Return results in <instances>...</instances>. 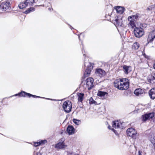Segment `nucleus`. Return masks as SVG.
<instances>
[{
	"instance_id": "obj_14",
	"label": "nucleus",
	"mask_w": 155,
	"mask_h": 155,
	"mask_svg": "<svg viewBox=\"0 0 155 155\" xmlns=\"http://www.w3.org/2000/svg\"><path fill=\"white\" fill-rule=\"evenodd\" d=\"M95 73L100 77H102L106 74V72L101 68L96 69Z\"/></svg>"
},
{
	"instance_id": "obj_45",
	"label": "nucleus",
	"mask_w": 155,
	"mask_h": 155,
	"mask_svg": "<svg viewBox=\"0 0 155 155\" xmlns=\"http://www.w3.org/2000/svg\"><path fill=\"white\" fill-rule=\"evenodd\" d=\"M79 155L78 154H77V155Z\"/></svg>"
},
{
	"instance_id": "obj_35",
	"label": "nucleus",
	"mask_w": 155,
	"mask_h": 155,
	"mask_svg": "<svg viewBox=\"0 0 155 155\" xmlns=\"http://www.w3.org/2000/svg\"><path fill=\"white\" fill-rule=\"evenodd\" d=\"M115 132H114V133L117 135H119V134L116 130H115V131H114Z\"/></svg>"
},
{
	"instance_id": "obj_41",
	"label": "nucleus",
	"mask_w": 155,
	"mask_h": 155,
	"mask_svg": "<svg viewBox=\"0 0 155 155\" xmlns=\"http://www.w3.org/2000/svg\"><path fill=\"white\" fill-rule=\"evenodd\" d=\"M138 154L139 155H142L140 151H138Z\"/></svg>"
},
{
	"instance_id": "obj_4",
	"label": "nucleus",
	"mask_w": 155,
	"mask_h": 155,
	"mask_svg": "<svg viewBox=\"0 0 155 155\" xmlns=\"http://www.w3.org/2000/svg\"><path fill=\"white\" fill-rule=\"evenodd\" d=\"M134 33L135 37L140 38L144 34V29L140 27H136L134 28Z\"/></svg>"
},
{
	"instance_id": "obj_5",
	"label": "nucleus",
	"mask_w": 155,
	"mask_h": 155,
	"mask_svg": "<svg viewBox=\"0 0 155 155\" xmlns=\"http://www.w3.org/2000/svg\"><path fill=\"white\" fill-rule=\"evenodd\" d=\"M62 107L64 111L67 113H69L72 108V104L70 101H64Z\"/></svg>"
},
{
	"instance_id": "obj_21",
	"label": "nucleus",
	"mask_w": 155,
	"mask_h": 155,
	"mask_svg": "<svg viewBox=\"0 0 155 155\" xmlns=\"http://www.w3.org/2000/svg\"><path fill=\"white\" fill-rule=\"evenodd\" d=\"M144 92V90L141 88H137L135 90L134 93L136 95L139 96L140 95L142 94Z\"/></svg>"
},
{
	"instance_id": "obj_18",
	"label": "nucleus",
	"mask_w": 155,
	"mask_h": 155,
	"mask_svg": "<svg viewBox=\"0 0 155 155\" xmlns=\"http://www.w3.org/2000/svg\"><path fill=\"white\" fill-rule=\"evenodd\" d=\"M149 94L151 99H155V88L151 89L149 91Z\"/></svg>"
},
{
	"instance_id": "obj_29",
	"label": "nucleus",
	"mask_w": 155,
	"mask_h": 155,
	"mask_svg": "<svg viewBox=\"0 0 155 155\" xmlns=\"http://www.w3.org/2000/svg\"><path fill=\"white\" fill-rule=\"evenodd\" d=\"M73 122L77 125H79L81 124V121L79 120H77L75 119H73Z\"/></svg>"
},
{
	"instance_id": "obj_30",
	"label": "nucleus",
	"mask_w": 155,
	"mask_h": 155,
	"mask_svg": "<svg viewBox=\"0 0 155 155\" xmlns=\"http://www.w3.org/2000/svg\"><path fill=\"white\" fill-rule=\"evenodd\" d=\"M142 55L144 58L147 60H149L150 59V57L149 56L147 55L144 51H142Z\"/></svg>"
},
{
	"instance_id": "obj_44",
	"label": "nucleus",
	"mask_w": 155,
	"mask_h": 155,
	"mask_svg": "<svg viewBox=\"0 0 155 155\" xmlns=\"http://www.w3.org/2000/svg\"><path fill=\"white\" fill-rule=\"evenodd\" d=\"M153 145V146L154 147V148H153L154 149V150H155V144H154Z\"/></svg>"
},
{
	"instance_id": "obj_20",
	"label": "nucleus",
	"mask_w": 155,
	"mask_h": 155,
	"mask_svg": "<svg viewBox=\"0 0 155 155\" xmlns=\"http://www.w3.org/2000/svg\"><path fill=\"white\" fill-rule=\"evenodd\" d=\"M84 94V93H78L77 94L78 102L82 103L83 101Z\"/></svg>"
},
{
	"instance_id": "obj_32",
	"label": "nucleus",
	"mask_w": 155,
	"mask_h": 155,
	"mask_svg": "<svg viewBox=\"0 0 155 155\" xmlns=\"http://www.w3.org/2000/svg\"><path fill=\"white\" fill-rule=\"evenodd\" d=\"M47 141L46 140H41L40 141V143H41V145H43L47 143Z\"/></svg>"
},
{
	"instance_id": "obj_26",
	"label": "nucleus",
	"mask_w": 155,
	"mask_h": 155,
	"mask_svg": "<svg viewBox=\"0 0 155 155\" xmlns=\"http://www.w3.org/2000/svg\"><path fill=\"white\" fill-rule=\"evenodd\" d=\"M107 94V93L106 92L99 91L98 92L97 95L100 97H102Z\"/></svg>"
},
{
	"instance_id": "obj_16",
	"label": "nucleus",
	"mask_w": 155,
	"mask_h": 155,
	"mask_svg": "<svg viewBox=\"0 0 155 155\" xmlns=\"http://www.w3.org/2000/svg\"><path fill=\"white\" fill-rule=\"evenodd\" d=\"M114 8L116 10L117 13L120 14H122L125 10L124 7L120 6H115Z\"/></svg>"
},
{
	"instance_id": "obj_22",
	"label": "nucleus",
	"mask_w": 155,
	"mask_h": 155,
	"mask_svg": "<svg viewBox=\"0 0 155 155\" xmlns=\"http://www.w3.org/2000/svg\"><path fill=\"white\" fill-rule=\"evenodd\" d=\"M121 123L118 120L113 121L112 122V126L115 128H120Z\"/></svg>"
},
{
	"instance_id": "obj_33",
	"label": "nucleus",
	"mask_w": 155,
	"mask_h": 155,
	"mask_svg": "<svg viewBox=\"0 0 155 155\" xmlns=\"http://www.w3.org/2000/svg\"><path fill=\"white\" fill-rule=\"evenodd\" d=\"M105 17L108 20H110L111 15L108 14V15H107V14H106L105 16Z\"/></svg>"
},
{
	"instance_id": "obj_12",
	"label": "nucleus",
	"mask_w": 155,
	"mask_h": 155,
	"mask_svg": "<svg viewBox=\"0 0 155 155\" xmlns=\"http://www.w3.org/2000/svg\"><path fill=\"white\" fill-rule=\"evenodd\" d=\"M67 147V146L65 144L64 141L60 142L56 144L55 145V148L58 150L60 149H64Z\"/></svg>"
},
{
	"instance_id": "obj_40",
	"label": "nucleus",
	"mask_w": 155,
	"mask_h": 155,
	"mask_svg": "<svg viewBox=\"0 0 155 155\" xmlns=\"http://www.w3.org/2000/svg\"><path fill=\"white\" fill-rule=\"evenodd\" d=\"M140 60L141 61L140 62H142L143 61V59L142 58L141 59V58H140Z\"/></svg>"
},
{
	"instance_id": "obj_38",
	"label": "nucleus",
	"mask_w": 155,
	"mask_h": 155,
	"mask_svg": "<svg viewBox=\"0 0 155 155\" xmlns=\"http://www.w3.org/2000/svg\"><path fill=\"white\" fill-rule=\"evenodd\" d=\"M153 68L154 69H155V63L153 64Z\"/></svg>"
},
{
	"instance_id": "obj_8",
	"label": "nucleus",
	"mask_w": 155,
	"mask_h": 155,
	"mask_svg": "<svg viewBox=\"0 0 155 155\" xmlns=\"http://www.w3.org/2000/svg\"><path fill=\"white\" fill-rule=\"evenodd\" d=\"M154 116V113L153 112L145 114L142 116V121L143 122H145L147 120H150V119H152Z\"/></svg>"
},
{
	"instance_id": "obj_25",
	"label": "nucleus",
	"mask_w": 155,
	"mask_h": 155,
	"mask_svg": "<svg viewBox=\"0 0 155 155\" xmlns=\"http://www.w3.org/2000/svg\"><path fill=\"white\" fill-rule=\"evenodd\" d=\"M25 1L26 4L29 6L33 5L34 3H35L34 0H25Z\"/></svg>"
},
{
	"instance_id": "obj_34",
	"label": "nucleus",
	"mask_w": 155,
	"mask_h": 155,
	"mask_svg": "<svg viewBox=\"0 0 155 155\" xmlns=\"http://www.w3.org/2000/svg\"><path fill=\"white\" fill-rule=\"evenodd\" d=\"M150 141L153 145L155 144V138H151Z\"/></svg>"
},
{
	"instance_id": "obj_36",
	"label": "nucleus",
	"mask_w": 155,
	"mask_h": 155,
	"mask_svg": "<svg viewBox=\"0 0 155 155\" xmlns=\"http://www.w3.org/2000/svg\"><path fill=\"white\" fill-rule=\"evenodd\" d=\"M2 109V107L1 106H0V113H1Z\"/></svg>"
},
{
	"instance_id": "obj_43",
	"label": "nucleus",
	"mask_w": 155,
	"mask_h": 155,
	"mask_svg": "<svg viewBox=\"0 0 155 155\" xmlns=\"http://www.w3.org/2000/svg\"><path fill=\"white\" fill-rule=\"evenodd\" d=\"M81 35V34H80V35L78 36V37L79 38V40H81V39H80V35Z\"/></svg>"
},
{
	"instance_id": "obj_13",
	"label": "nucleus",
	"mask_w": 155,
	"mask_h": 155,
	"mask_svg": "<svg viewBox=\"0 0 155 155\" xmlns=\"http://www.w3.org/2000/svg\"><path fill=\"white\" fill-rule=\"evenodd\" d=\"M122 67L123 71L126 74H128L132 71V67L130 66L124 65Z\"/></svg>"
},
{
	"instance_id": "obj_9",
	"label": "nucleus",
	"mask_w": 155,
	"mask_h": 155,
	"mask_svg": "<svg viewBox=\"0 0 155 155\" xmlns=\"http://www.w3.org/2000/svg\"><path fill=\"white\" fill-rule=\"evenodd\" d=\"M94 79L91 77H89L86 79V85L88 90H90L94 87Z\"/></svg>"
},
{
	"instance_id": "obj_2",
	"label": "nucleus",
	"mask_w": 155,
	"mask_h": 155,
	"mask_svg": "<svg viewBox=\"0 0 155 155\" xmlns=\"http://www.w3.org/2000/svg\"><path fill=\"white\" fill-rule=\"evenodd\" d=\"M141 17V15L138 13H136L135 15L129 16L127 18V20L129 21L127 24L128 26L132 29L135 28L136 26V21Z\"/></svg>"
},
{
	"instance_id": "obj_1",
	"label": "nucleus",
	"mask_w": 155,
	"mask_h": 155,
	"mask_svg": "<svg viewBox=\"0 0 155 155\" xmlns=\"http://www.w3.org/2000/svg\"><path fill=\"white\" fill-rule=\"evenodd\" d=\"M129 80L126 78L117 79L114 82V87L122 91L128 89L129 87Z\"/></svg>"
},
{
	"instance_id": "obj_23",
	"label": "nucleus",
	"mask_w": 155,
	"mask_h": 155,
	"mask_svg": "<svg viewBox=\"0 0 155 155\" xmlns=\"http://www.w3.org/2000/svg\"><path fill=\"white\" fill-rule=\"evenodd\" d=\"M28 6L26 4L25 1L24 2H21L18 5V7L21 9H23Z\"/></svg>"
},
{
	"instance_id": "obj_31",
	"label": "nucleus",
	"mask_w": 155,
	"mask_h": 155,
	"mask_svg": "<svg viewBox=\"0 0 155 155\" xmlns=\"http://www.w3.org/2000/svg\"><path fill=\"white\" fill-rule=\"evenodd\" d=\"M34 145L35 147H38L41 145V143L39 142H34Z\"/></svg>"
},
{
	"instance_id": "obj_24",
	"label": "nucleus",
	"mask_w": 155,
	"mask_h": 155,
	"mask_svg": "<svg viewBox=\"0 0 155 155\" xmlns=\"http://www.w3.org/2000/svg\"><path fill=\"white\" fill-rule=\"evenodd\" d=\"M140 44L137 42H134L132 46V49L134 50H137L140 47Z\"/></svg>"
},
{
	"instance_id": "obj_10",
	"label": "nucleus",
	"mask_w": 155,
	"mask_h": 155,
	"mask_svg": "<svg viewBox=\"0 0 155 155\" xmlns=\"http://www.w3.org/2000/svg\"><path fill=\"white\" fill-rule=\"evenodd\" d=\"M11 5L8 1H5L1 3L0 5V9L3 11H6L11 8Z\"/></svg>"
},
{
	"instance_id": "obj_7",
	"label": "nucleus",
	"mask_w": 155,
	"mask_h": 155,
	"mask_svg": "<svg viewBox=\"0 0 155 155\" xmlns=\"http://www.w3.org/2000/svg\"><path fill=\"white\" fill-rule=\"evenodd\" d=\"M14 96H18L19 97H29L30 98L31 97H32L34 98L41 97L40 96H36L35 95H33L30 93H27L24 91H21V92L19 93H18L15 94Z\"/></svg>"
},
{
	"instance_id": "obj_17",
	"label": "nucleus",
	"mask_w": 155,
	"mask_h": 155,
	"mask_svg": "<svg viewBox=\"0 0 155 155\" xmlns=\"http://www.w3.org/2000/svg\"><path fill=\"white\" fill-rule=\"evenodd\" d=\"M93 67L91 63H90V65L88 66L84 72L85 75H86V76H89L90 74L91 70L92 69Z\"/></svg>"
},
{
	"instance_id": "obj_27",
	"label": "nucleus",
	"mask_w": 155,
	"mask_h": 155,
	"mask_svg": "<svg viewBox=\"0 0 155 155\" xmlns=\"http://www.w3.org/2000/svg\"><path fill=\"white\" fill-rule=\"evenodd\" d=\"M35 10V9L34 8L30 7L27 9L26 10H25L24 13L25 14H28L31 12L34 11Z\"/></svg>"
},
{
	"instance_id": "obj_6",
	"label": "nucleus",
	"mask_w": 155,
	"mask_h": 155,
	"mask_svg": "<svg viewBox=\"0 0 155 155\" xmlns=\"http://www.w3.org/2000/svg\"><path fill=\"white\" fill-rule=\"evenodd\" d=\"M126 133L128 136L131 137L134 139L136 138L137 134V131L133 127L128 128L126 131Z\"/></svg>"
},
{
	"instance_id": "obj_15",
	"label": "nucleus",
	"mask_w": 155,
	"mask_h": 155,
	"mask_svg": "<svg viewBox=\"0 0 155 155\" xmlns=\"http://www.w3.org/2000/svg\"><path fill=\"white\" fill-rule=\"evenodd\" d=\"M148 81L151 83H155V72L151 74L148 77Z\"/></svg>"
},
{
	"instance_id": "obj_28",
	"label": "nucleus",
	"mask_w": 155,
	"mask_h": 155,
	"mask_svg": "<svg viewBox=\"0 0 155 155\" xmlns=\"http://www.w3.org/2000/svg\"><path fill=\"white\" fill-rule=\"evenodd\" d=\"M89 103L90 104H96V102L93 99L92 97H90L89 99Z\"/></svg>"
},
{
	"instance_id": "obj_3",
	"label": "nucleus",
	"mask_w": 155,
	"mask_h": 155,
	"mask_svg": "<svg viewBox=\"0 0 155 155\" xmlns=\"http://www.w3.org/2000/svg\"><path fill=\"white\" fill-rule=\"evenodd\" d=\"M123 17L119 15H115L112 21L116 26H122L123 25Z\"/></svg>"
},
{
	"instance_id": "obj_39",
	"label": "nucleus",
	"mask_w": 155,
	"mask_h": 155,
	"mask_svg": "<svg viewBox=\"0 0 155 155\" xmlns=\"http://www.w3.org/2000/svg\"><path fill=\"white\" fill-rule=\"evenodd\" d=\"M111 130L114 132H115L114 131H115V130H114V128H111Z\"/></svg>"
},
{
	"instance_id": "obj_19",
	"label": "nucleus",
	"mask_w": 155,
	"mask_h": 155,
	"mask_svg": "<svg viewBox=\"0 0 155 155\" xmlns=\"http://www.w3.org/2000/svg\"><path fill=\"white\" fill-rule=\"evenodd\" d=\"M67 131L69 135H71L74 133L75 129L73 126L69 125L67 128Z\"/></svg>"
},
{
	"instance_id": "obj_11",
	"label": "nucleus",
	"mask_w": 155,
	"mask_h": 155,
	"mask_svg": "<svg viewBox=\"0 0 155 155\" xmlns=\"http://www.w3.org/2000/svg\"><path fill=\"white\" fill-rule=\"evenodd\" d=\"M155 38V31L153 30L150 32L147 38V44L152 43Z\"/></svg>"
},
{
	"instance_id": "obj_37",
	"label": "nucleus",
	"mask_w": 155,
	"mask_h": 155,
	"mask_svg": "<svg viewBox=\"0 0 155 155\" xmlns=\"http://www.w3.org/2000/svg\"><path fill=\"white\" fill-rule=\"evenodd\" d=\"M108 128L109 129H110V130H111V127L109 125L108 126Z\"/></svg>"
},
{
	"instance_id": "obj_42",
	"label": "nucleus",
	"mask_w": 155,
	"mask_h": 155,
	"mask_svg": "<svg viewBox=\"0 0 155 155\" xmlns=\"http://www.w3.org/2000/svg\"><path fill=\"white\" fill-rule=\"evenodd\" d=\"M35 155H41L40 153H37Z\"/></svg>"
}]
</instances>
